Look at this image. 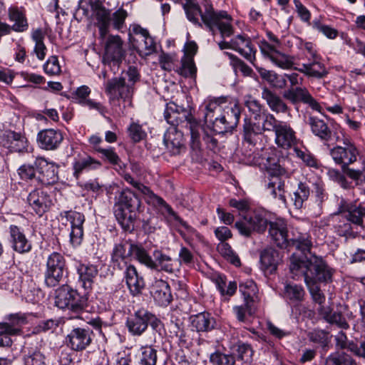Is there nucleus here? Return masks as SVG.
<instances>
[{
  "mask_svg": "<svg viewBox=\"0 0 365 365\" xmlns=\"http://www.w3.org/2000/svg\"><path fill=\"white\" fill-rule=\"evenodd\" d=\"M232 17L225 11H214L207 3V28L213 36L220 50L232 49L238 52L253 66L255 63L257 49L251 38L245 34L235 36Z\"/></svg>",
  "mask_w": 365,
  "mask_h": 365,
  "instance_id": "obj_1",
  "label": "nucleus"
},
{
  "mask_svg": "<svg viewBox=\"0 0 365 365\" xmlns=\"http://www.w3.org/2000/svg\"><path fill=\"white\" fill-rule=\"evenodd\" d=\"M241 108L238 103L230 101L228 96L207 99V127L216 134L231 133L239 123Z\"/></svg>",
  "mask_w": 365,
  "mask_h": 365,
  "instance_id": "obj_2",
  "label": "nucleus"
},
{
  "mask_svg": "<svg viewBox=\"0 0 365 365\" xmlns=\"http://www.w3.org/2000/svg\"><path fill=\"white\" fill-rule=\"evenodd\" d=\"M289 269L294 279L304 277L305 283L316 284L331 282L334 273V269L322 257L316 255H312L308 258L307 256L293 254L290 258Z\"/></svg>",
  "mask_w": 365,
  "mask_h": 365,
  "instance_id": "obj_3",
  "label": "nucleus"
},
{
  "mask_svg": "<svg viewBox=\"0 0 365 365\" xmlns=\"http://www.w3.org/2000/svg\"><path fill=\"white\" fill-rule=\"evenodd\" d=\"M138 79L137 68L130 66L120 77L108 81L106 93L109 97L110 103L115 107L116 112L125 114V108L133 106L134 85Z\"/></svg>",
  "mask_w": 365,
  "mask_h": 365,
  "instance_id": "obj_4",
  "label": "nucleus"
},
{
  "mask_svg": "<svg viewBox=\"0 0 365 365\" xmlns=\"http://www.w3.org/2000/svg\"><path fill=\"white\" fill-rule=\"evenodd\" d=\"M329 153L334 163L341 166L342 172L355 182V185L361 190L362 193L365 194V162H363L359 169L349 167L356 162L359 155L354 143L346 138L344 140V146L336 145L330 149Z\"/></svg>",
  "mask_w": 365,
  "mask_h": 365,
  "instance_id": "obj_5",
  "label": "nucleus"
},
{
  "mask_svg": "<svg viewBox=\"0 0 365 365\" xmlns=\"http://www.w3.org/2000/svg\"><path fill=\"white\" fill-rule=\"evenodd\" d=\"M164 118L170 126L188 128L191 135V147L196 153L200 152V130L204 128L192 115L189 109L177 105L174 102L167 104Z\"/></svg>",
  "mask_w": 365,
  "mask_h": 365,
  "instance_id": "obj_6",
  "label": "nucleus"
},
{
  "mask_svg": "<svg viewBox=\"0 0 365 365\" xmlns=\"http://www.w3.org/2000/svg\"><path fill=\"white\" fill-rule=\"evenodd\" d=\"M114 213L118 222L126 230H132L141 202L135 192L128 188L119 191L115 197Z\"/></svg>",
  "mask_w": 365,
  "mask_h": 365,
  "instance_id": "obj_7",
  "label": "nucleus"
},
{
  "mask_svg": "<svg viewBox=\"0 0 365 365\" xmlns=\"http://www.w3.org/2000/svg\"><path fill=\"white\" fill-rule=\"evenodd\" d=\"M266 170L265 187L269 194L275 200H278L282 204L287 205V199L284 190V178L288 176V173L284 168L279 163V160L275 157H268L264 163Z\"/></svg>",
  "mask_w": 365,
  "mask_h": 365,
  "instance_id": "obj_8",
  "label": "nucleus"
},
{
  "mask_svg": "<svg viewBox=\"0 0 365 365\" xmlns=\"http://www.w3.org/2000/svg\"><path fill=\"white\" fill-rule=\"evenodd\" d=\"M261 121L252 122L250 120H246L243 125V139L244 142L248 145L255 146L261 139V135L264 131H272L274 133L277 130L279 125L283 121L277 120L274 115L268 111L262 117Z\"/></svg>",
  "mask_w": 365,
  "mask_h": 365,
  "instance_id": "obj_9",
  "label": "nucleus"
},
{
  "mask_svg": "<svg viewBox=\"0 0 365 365\" xmlns=\"http://www.w3.org/2000/svg\"><path fill=\"white\" fill-rule=\"evenodd\" d=\"M267 225V213L259 209L248 212L235 223L239 234L245 237H250L255 232L263 233Z\"/></svg>",
  "mask_w": 365,
  "mask_h": 365,
  "instance_id": "obj_10",
  "label": "nucleus"
},
{
  "mask_svg": "<svg viewBox=\"0 0 365 365\" xmlns=\"http://www.w3.org/2000/svg\"><path fill=\"white\" fill-rule=\"evenodd\" d=\"M124 180L143 195L147 203L155 207H158L163 214L167 213L174 220L178 221L180 220V217L174 212L172 207L162 197L153 193L149 187L141 182L135 180L129 174H125L124 175Z\"/></svg>",
  "mask_w": 365,
  "mask_h": 365,
  "instance_id": "obj_11",
  "label": "nucleus"
},
{
  "mask_svg": "<svg viewBox=\"0 0 365 365\" xmlns=\"http://www.w3.org/2000/svg\"><path fill=\"white\" fill-rule=\"evenodd\" d=\"M66 270V259L58 252L51 253L46 261L44 272L45 284L49 287L57 286L62 280Z\"/></svg>",
  "mask_w": 365,
  "mask_h": 365,
  "instance_id": "obj_12",
  "label": "nucleus"
},
{
  "mask_svg": "<svg viewBox=\"0 0 365 365\" xmlns=\"http://www.w3.org/2000/svg\"><path fill=\"white\" fill-rule=\"evenodd\" d=\"M103 39L104 54L103 62L105 64L118 66L125 55L123 41L118 35L106 36Z\"/></svg>",
  "mask_w": 365,
  "mask_h": 365,
  "instance_id": "obj_13",
  "label": "nucleus"
},
{
  "mask_svg": "<svg viewBox=\"0 0 365 365\" xmlns=\"http://www.w3.org/2000/svg\"><path fill=\"white\" fill-rule=\"evenodd\" d=\"M338 212L346 215L354 225L364 227L365 203L341 198L338 202Z\"/></svg>",
  "mask_w": 365,
  "mask_h": 365,
  "instance_id": "obj_14",
  "label": "nucleus"
},
{
  "mask_svg": "<svg viewBox=\"0 0 365 365\" xmlns=\"http://www.w3.org/2000/svg\"><path fill=\"white\" fill-rule=\"evenodd\" d=\"M260 51L263 56L269 58L271 62L282 69H294V58L277 49L275 46L269 43L266 41H261Z\"/></svg>",
  "mask_w": 365,
  "mask_h": 365,
  "instance_id": "obj_15",
  "label": "nucleus"
},
{
  "mask_svg": "<svg viewBox=\"0 0 365 365\" xmlns=\"http://www.w3.org/2000/svg\"><path fill=\"white\" fill-rule=\"evenodd\" d=\"M307 123L310 127L312 134L323 142L325 145L329 146V143L336 141L338 138L336 132L334 131L323 119L309 115Z\"/></svg>",
  "mask_w": 365,
  "mask_h": 365,
  "instance_id": "obj_16",
  "label": "nucleus"
},
{
  "mask_svg": "<svg viewBox=\"0 0 365 365\" xmlns=\"http://www.w3.org/2000/svg\"><path fill=\"white\" fill-rule=\"evenodd\" d=\"M283 97L293 105L303 103L309 105L314 110L321 111V106L305 87L297 86L289 88L283 93Z\"/></svg>",
  "mask_w": 365,
  "mask_h": 365,
  "instance_id": "obj_17",
  "label": "nucleus"
},
{
  "mask_svg": "<svg viewBox=\"0 0 365 365\" xmlns=\"http://www.w3.org/2000/svg\"><path fill=\"white\" fill-rule=\"evenodd\" d=\"M71 223V231L70 233V242L73 246L81 245L83 237V224L85 221L84 215L76 211H65L61 214Z\"/></svg>",
  "mask_w": 365,
  "mask_h": 365,
  "instance_id": "obj_18",
  "label": "nucleus"
},
{
  "mask_svg": "<svg viewBox=\"0 0 365 365\" xmlns=\"http://www.w3.org/2000/svg\"><path fill=\"white\" fill-rule=\"evenodd\" d=\"M151 313L144 309H140L130 315L126 320V327L133 336H141L147 329Z\"/></svg>",
  "mask_w": 365,
  "mask_h": 365,
  "instance_id": "obj_19",
  "label": "nucleus"
},
{
  "mask_svg": "<svg viewBox=\"0 0 365 365\" xmlns=\"http://www.w3.org/2000/svg\"><path fill=\"white\" fill-rule=\"evenodd\" d=\"M92 335L89 328H75L67 336L68 346L73 351H83L91 344Z\"/></svg>",
  "mask_w": 365,
  "mask_h": 365,
  "instance_id": "obj_20",
  "label": "nucleus"
},
{
  "mask_svg": "<svg viewBox=\"0 0 365 365\" xmlns=\"http://www.w3.org/2000/svg\"><path fill=\"white\" fill-rule=\"evenodd\" d=\"M27 202L31 210L38 216H42L51 205L48 193L42 189H35L27 197Z\"/></svg>",
  "mask_w": 365,
  "mask_h": 365,
  "instance_id": "obj_21",
  "label": "nucleus"
},
{
  "mask_svg": "<svg viewBox=\"0 0 365 365\" xmlns=\"http://www.w3.org/2000/svg\"><path fill=\"white\" fill-rule=\"evenodd\" d=\"M276 145L282 149L288 150L294 147L298 142L296 132L290 124L283 121L274 134Z\"/></svg>",
  "mask_w": 365,
  "mask_h": 365,
  "instance_id": "obj_22",
  "label": "nucleus"
},
{
  "mask_svg": "<svg viewBox=\"0 0 365 365\" xmlns=\"http://www.w3.org/2000/svg\"><path fill=\"white\" fill-rule=\"evenodd\" d=\"M0 144L11 152L21 153L27 149L28 141L21 133L5 130L0 135Z\"/></svg>",
  "mask_w": 365,
  "mask_h": 365,
  "instance_id": "obj_23",
  "label": "nucleus"
},
{
  "mask_svg": "<svg viewBox=\"0 0 365 365\" xmlns=\"http://www.w3.org/2000/svg\"><path fill=\"white\" fill-rule=\"evenodd\" d=\"M182 128L170 126L164 135L163 142L170 153L179 154L184 148L185 139Z\"/></svg>",
  "mask_w": 365,
  "mask_h": 365,
  "instance_id": "obj_24",
  "label": "nucleus"
},
{
  "mask_svg": "<svg viewBox=\"0 0 365 365\" xmlns=\"http://www.w3.org/2000/svg\"><path fill=\"white\" fill-rule=\"evenodd\" d=\"M34 165L38 173L37 178L43 184H53L58 180V168L52 163H48L43 158H37Z\"/></svg>",
  "mask_w": 365,
  "mask_h": 365,
  "instance_id": "obj_25",
  "label": "nucleus"
},
{
  "mask_svg": "<svg viewBox=\"0 0 365 365\" xmlns=\"http://www.w3.org/2000/svg\"><path fill=\"white\" fill-rule=\"evenodd\" d=\"M269 235L276 245L286 249L289 247V239L287 235V225L284 220L277 219L269 223Z\"/></svg>",
  "mask_w": 365,
  "mask_h": 365,
  "instance_id": "obj_26",
  "label": "nucleus"
},
{
  "mask_svg": "<svg viewBox=\"0 0 365 365\" xmlns=\"http://www.w3.org/2000/svg\"><path fill=\"white\" fill-rule=\"evenodd\" d=\"M63 139L59 130L45 129L41 130L37 135L39 147L46 150H53L58 148Z\"/></svg>",
  "mask_w": 365,
  "mask_h": 365,
  "instance_id": "obj_27",
  "label": "nucleus"
},
{
  "mask_svg": "<svg viewBox=\"0 0 365 365\" xmlns=\"http://www.w3.org/2000/svg\"><path fill=\"white\" fill-rule=\"evenodd\" d=\"M96 25L99 29L101 38H104L109 31L110 26L111 13L110 11L103 6L99 2H95L91 5Z\"/></svg>",
  "mask_w": 365,
  "mask_h": 365,
  "instance_id": "obj_28",
  "label": "nucleus"
},
{
  "mask_svg": "<svg viewBox=\"0 0 365 365\" xmlns=\"http://www.w3.org/2000/svg\"><path fill=\"white\" fill-rule=\"evenodd\" d=\"M9 241L12 249L19 254L29 252L32 247L24 232L16 225L9 227Z\"/></svg>",
  "mask_w": 365,
  "mask_h": 365,
  "instance_id": "obj_29",
  "label": "nucleus"
},
{
  "mask_svg": "<svg viewBox=\"0 0 365 365\" xmlns=\"http://www.w3.org/2000/svg\"><path fill=\"white\" fill-rule=\"evenodd\" d=\"M321 60V56L312 59L307 63H302L300 67L294 68V70L304 73L309 78H324L328 75V71Z\"/></svg>",
  "mask_w": 365,
  "mask_h": 365,
  "instance_id": "obj_30",
  "label": "nucleus"
},
{
  "mask_svg": "<svg viewBox=\"0 0 365 365\" xmlns=\"http://www.w3.org/2000/svg\"><path fill=\"white\" fill-rule=\"evenodd\" d=\"M280 261L279 252L272 247H267L260 252V268L266 273L273 274L277 270Z\"/></svg>",
  "mask_w": 365,
  "mask_h": 365,
  "instance_id": "obj_31",
  "label": "nucleus"
},
{
  "mask_svg": "<svg viewBox=\"0 0 365 365\" xmlns=\"http://www.w3.org/2000/svg\"><path fill=\"white\" fill-rule=\"evenodd\" d=\"M154 300L160 306H167L172 300L168 283L163 279H155L150 288Z\"/></svg>",
  "mask_w": 365,
  "mask_h": 365,
  "instance_id": "obj_32",
  "label": "nucleus"
},
{
  "mask_svg": "<svg viewBox=\"0 0 365 365\" xmlns=\"http://www.w3.org/2000/svg\"><path fill=\"white\" fill-rule=\"evenodd\" d=\"M76 271L78 275V282L86 290L92 289L94 279L96 277L98 270L97 267L90 264L79 263L76 266Z\"/></svg>",
  "mask_w": 365,
  "mask_h": 365,
  "instance_id": "obj_33",
  "label": "nucleus"
},
{
  "mask_svg": "<svg viewBox=\"0 0 365 365\" xmlns=\"http://www.w3.org/2000/svg\"><path fill=\"white\" fill-rule=\"evenodd\" d=\"M262 98L264 99L269 109L276 113H288L289 108L284 100L274 91L264 88L262 91Z\"/></svg>",
  "mask_w": 365,
  "mask_h": 365,
  "instance_id": "obj_34",
  "label": "nucleus"
},
{
  "mask_svg": "<svg viewBox=\"0 0 365 365\" xmlns=\"http://www.w3.org/2000/svg\"><path fill=\"white\" fill-rule=\"evenodd\" d=\"M243 101L249 113L248 116L245 118L244 123L246 120H250L252 122L262 121V117L267 112L264 106L250 94L245 95Z\"/></svg>",
  "mask_w": 365,
  "mask_h": 365,
  "instance_id": "obj_35",
  "label": "nucleus"
},
{
  "mask_svg": "<svg viewBox=\"0 0 365 365\" xmlns=\"http://www.w3.org/2000/svg\"><path fill=\"white\" fill-rule=\"evenodd\" d=\"M8 322L0 323L1 333L10 335H19L21 333V327L27 323L25 314L16 313L8 316Z\"/></svg>",
  "mask_w": 365,
  "mask_h": 365,
  "instance_id": "obj_36",
  "label": "nucleus"
},
{
  "mask_svg": "<svg viewBox=\"0 0 365 365\" xmlns=\"http://www.w3.org/2000/svg\"><path fill=\"white\" fill-rule=\"evenodd\" d=\"M319 316L327 323L336 325L342 329H348L349 324L339 312H334L330 307L322 306L317 309Z\"/></svg>",
  "mask_w": 365,
  "mask_h": 365,
  "instance_id": "obj_37",
  "label": "nucleus"
},
{
  "mask_svg": "<svg viewBox=\"0 0 365 365\" xmlns=\"http://www.w3.org/2000/svg\"><path fill=\"white\" fill-rule=\"evenodd\" d=\"M207 278H209L216 286L222 295L232 296L237 290V283L235 282H230L227 289H225L226 281L225 277L214 272L212 269H207Z\"/></svg>",
  "mask_w": 365,
  "mask_h": 365,
  "instance_id": "obj_38",
  "label": "nucleus"
},
{
  "mask_svg": "<svg viewBox=\"0 0 365 365\" xmlns=\"http://www.w3.org/2000/svg\"><path fill=\"white\" fill-rule=\"evenodd\" d=\"M182 5L190 21L202 26L200 19L203 24H205V16L202 14L196 0H183Z\"/></svg>",
  "mask_w": 365,
  "mask_h": 365,
  "instance_id": "obj_39",
  "label": "nucleus"
},
{
  "mask_svg": "<svg viewBox=\"0 0 365 365\" xmlns=\"http://www.w3.org/2000/svg\"><path fill=\"white\" fill-rule=\"evenodd\" d=\"M331 221L335 232L341 237L351 235L353 233V223L344 213H339L338 210L331 215Z\"/></svg>",
  "mask_w": 365,
  "mask_h": 365,
  "instance_id": "obj_40",
  "label": "nucleus"
},
{
  "mask_svg": "<svg viewBox=\"0 0 365 365\" xmlns=\"http://www.w3.org/2000/svg\"><path fill=\"white\" fill-rule=\"evenodd\" d=\"M125 281L133 295L139 294L145 285L143 278L139 276L136 268L133 265L126 268Z\"/></svg>",
  "mask_w": 365,
  "mask_h": 365,
  "instance_id": "obj_41",
  "label": "nucleus"
},
{
  "mask_svg": "<svg viewBox=\"0 0 365 365\" xmlns=\"http://www.w3.org/2000/svg\"><path fill=\"white\" fill-rule=\"evenodd\" d=\"M101 165V163L98 160L91 158V156H86L85 158H80L73 163V175L75 178L78 180L83 172L97 169L100 168Z\"/></svg>",
  "mask_w": 365,
  "mask_h": 365,
  "instance_id": "obj_42",
  "label": "nucleus"
},
{
  "mask_svg": "<svg viewBox=\"0 0 365 365\" xmlns=\"http://www.w3.org/2000/svg\"><path fill=\"white\" fill-rule=\"evenodd\" d=\"M9 18L14 22L11 26L16 32H24L29 29V24L25 14L16 6H11L8 11Z\"/></svg>",
  "mask_w": 365,
  "mask_h": 365,
  "instance_id": "obj_43",
  "label": "nucleus"
},
{
  "mask_svg": "<svg viewBox=\"0 0 365 365\" xmlns=\"http://www.w3.org/2000/svg\"><path fill=\"white\" fill-rule=\"evenodd\" d=\"M305 291L301 285L287 284L284 287L283 297L291 305L303 301Z\"/></svg>",
  "mask_w": 365,
  "mask_h": 365,
  "instance_id": "obj_44",
  "label": "nucleus"
},
{
  "mask_svg": "<svg viewBox=\"0 0 365 365\" xmlns=\"http://www.w3.org/2000/svg\"><path fill=\"white\" fill-rule=\"evenodd\" d=\"M128 255H131V257L149 268L155 267L154 260L152 259L146 250L140 245H129Z\"/></svg>",
  "mask_w": 365,
  "mask_h": 365,
  "instance_id": "obj_45",
  "label": "nucleus"
},
{
  "mask_svg": "<svg viewBox=\"0 0 365 365\" xmlns=\"http://www.w3.org/2000/svg\"><path fill=\"white\" fill-rule=\"evenodd\" d=\"M294 247L297 250H300L304 254L306 252L309 253L312 247V242L310 235L308 233H298L293 238L289 239V247Z\"/></svg>",
  "mask_w": 365,
  "mask_h": 365,
  "instance_id": "obj_46",
  "label": "nucleus"
},
{
  "mask_svg": "<svg viewBox=\"0 0 365 365\" xmlns=\"http://www.w3.org/2000/svg\"><path fill=\"white\" fill-rule=\"evenodd\" d=\"M135 42L137 51L142 56H147L153 53L155 50V44L150 34L141 38H133Z\"/></svg>",
  "mask_w": 365,
  "mask_h": 365,
  "instance_id": "obj_47",
  "label": "nucleus"
},
{
  "mask_svg": "<svg viewBox=\"0 0 365 365\" xmlns=\"http://www.w3.org/2000/svg\"><path fill=\"white\" fill-rule=\"evenodd\" d=\"M239 291L241 293L244 302L256 304L255 297L257 292L255 282L252 279H247L240 283Z\"/></svg>",
  "mask_w": 365,
  "mask_h": 365,
  "instance_id": "obj_48",
  "label": "nucleus"
},
{
  "mask_svg": "<svg viewBox=\"0 0 365 365\" xmlns=\"http://www.w3.org/2000/svg\"><path fill=\"white\" fill-rule=\"evenodd\" d=\"M74 289L68 285H63L56 290L55 304L59 309H64L69 304V301L72 298V292Z\"/></svg>",
  "mask_w": 365,
  "mask_h": 365,
  "instance_id": "obj_49",
  "label": "nucleus"
},
{
  "mask_svg": "<svg viewBox=\"0 0 365 365\" xmlns=\"http://www.w3.org/2000/svg\"><path fill=\"white\" fill-rule=\"evenodd\" d=\"M310 195V189L306 182H299L292 197L293 205L296 209H301Z\"/></svg>",
  "mask_w": 365,
  "mask_h": 365,
  "instance_id": "obj_50",
  "label": "nucleus"
},
{
  "mask_svg": "<svg viewBox=\"0 0 365 365\" xmlns=\"http://www.w3.org/2000/svg\"><path fill=\"white\" fill-rule=\"evenodd\" d=\"M72 294V298L70 299L69 304L66 309L75 314L71 318L77 319L79 318L80 314L86 308V299L81 296L76 290H74Z\"/></svg>",
  "mask_w": 365,
  "mask_h": 365,
  "instance_id": "obj_51",
  "label": "nucleus"
},
{
  "mask_svg": "<svg viewBox=\"0 0 365 365\" xmlns=\"http://www.w3.org/2000/svg\"><path fill=\"white\" fill-rule=\"evenodd\" d=\"M155 267L151 269H160L172 273L174 271L173 260L170 257L162 253L160 251L154 252Z\"/></svg>",
  "mask_w": 365,
  "mask_h": 365,
  "instance_id": "obj_52",
  "label": "nucleus"
},
{
  "mask_svg": "<svg viewBox=\"0 0 365 365\" xmlns=\"http://www.w3.org/2000/svg\"><path fill=\"white\" fill-rule=\"evenodd\" d=\"M324 365H357L356 361L345 352H334L328 356Z\"/></svg>",
  "mask_w": 365,
  "mask_h": 365,
  "instance_id": "obj_53",
  "label": "nucleus"
},
{
  "mask_svg": "<svg viewBox=\"0 0 365 365\" xmlns=\"http://www.w3.org/2000/svg\"><path fill=\"white\" fill-rule=\"evenodd\" d=\"M217 250L219 253L232 264L235 267H240L241 265L239 256L227 242H220L217 246Z\"/></svg>",
  "mask_w": 365,
  "mask_h": 365,
  "instance_id": "obj_54",
  "label": "nucleus"
},
{
  "mask_svg": "<svg viewBox=\"0 0 365 365\" xmlns=\"http://www.w3.org/2000/svg\"><path fill=\"white\" fill-rule=\"evenodd\" d=\"M310 341L318 344L322 348H325L330 342L331 336L329 331L322 329H314L308 334Z\"/></svg>",
  "mask_w": 365,
  "mask_h": 365,
  "instance_id": "obj_55",
  "label": "nucleus"
},
{
  "mask_svg": "<svg viewBox=\"0 0 365 365\" xmlns=\"http://www.w3.org/2000/svg\"><path fill=\"white\" fill-rule=\"evenodd\" d=\"M257 309L256 304L247 302H244V304L239 306H235L233 307V312L236 315L238 321L245 322L246 319V315L250 316L255 314Z\"/></svg>",
  "mask_w": 365,
  "mask_h": 365,
  "instance_id": "obj_56",
  "label": "nucleus"
},
{
  "mask_svg": "<svg viewBox=\"0 0 365 365\" xmlns=\"http://www.w3.org/2000/svg\"><path fill=\"white\" fill-rule=\"evenodd\" d=\"M237 360L241 361L242 365H250L252 361L253 350L247 344H240L237 349Z\"/></svg>",
  "mask_w": 365,
  "mask_h": 365,
  "instance_id": "obj_57",
  "label": "nucleus"
},
{
  "mask_svg": "<svg viewBox=\"0 0 365 365\" xmlns=\"http://www.w3.org/2000/svg\"><path fill=\"white\" fill-rule=\"evenodd\" d=\"M177 72L184 77H191L196 72L193 58L190 56H183L181 59V66Z\"/></svg>",
  "mask_w": 365,
  "mask_h": 365,
  "instance_id": "obj_58",
  "label": "nucleus"
},
{
  "mask_svg": "<svg viewBox=\"0 0 365 365\" xmlns=\"http://www.w3.org/2000/svg\"><path fill=\"white\" fill-rule=\"evenodd\" d=\"M210 361L215 365H234L235 358L232 354H225L216 351L210 355Z\"/></svg>",
  "mask_w": 365,
  "mask_h": 365,
  "instance_id": "obj_59",
  "label": "nucleus"
},
{
  "mask_svg": "<svg viewBox=\"0 0 365 365\" xmlns=\"http://www.w3.org/2000/svg\"><path fill=\"white\" fill-rule=\"evenodd\" d=\"M128 16V12L121 8H119L113 14H111L110 25L116 30H120L125 24V21Z\"/></svg>",
  "mask_w": 365,
  "mask_h": 365,
  "instance_id": "obj_60",
  "label": "nucleus"
},
{
  "mask_svg": "<svg viewBox=\"0 0 365 365\" xmlns=\"http://www.w3.org/2000/svg\"><path fill=\"white\" fill-rule=\"evenodd\" d=\"M157 354L155 349L151 346L142 348L141 365H156Z\"/></svg>",
  "mask_w": 365,
  "mask_h": 365,
  "instance_id": "obj_61",
  "label": "nucleus"
},
{
  "mask_svg": "<svg viewBox=\"0 0 365 365\" xmlns=\"http://www.w3.org/2000/svg\"><path fill=\"white\" fill-rule=\"evenodd\" d=\"M313 301L317 303L319 307L324 306V304L326 300L324 294L321 290L320 287L314 283H306Z\"/></svg>",
  "mask_w": 365,
  "mask_h": 365,
  "instance_id": "obj_62",
  "label": "nucleus"
},
{
  "mask_svg": "<svg viewBox=\"0 0 365 365\" xmlns=\"http://www.w3.org/2000/svg\"><path fill=\"white\" fill-rule=\"evenodd\" d=\"M228 56L230 57L232 65L235 69H238L245 76H251L253 71L252 69L247 66L242 59L235 56L232 53H227Z\"/></svg>",
  "mask_w": 365,
  "mask_h": 365,
  "instance_id": "obj_63",
  "label": "nucleus"
},
{
  "mask_svg": "<svg viewBox=\"0 0 365 365\" xmlns=\"http://www.w3.org/2000/svg\"><path fill=\"white\" fill-rule=\"evenodd\" d=\"M43 70L49 76L58 75L61 73V66L58 58L55 56H51L43 65Z\"/></svg>",
  "mask_w": 365,
  "mask_h": 365,
  "instance_id": "obj_64",
  "label": "nucleus"
}]
</instances>
